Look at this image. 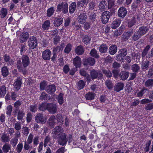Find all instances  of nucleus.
I'll return each instance as SVG.
<instances>
[{
	"label": "nucleus",
	"instance_id": "13",
	"mask_svg": "<svg viewBox=\"0 0 153 153\" xmlns=\"http://www.w3.org/2000/svg\"><path fill=\"white\" fill-rule=\"evenodd\" d=\"M87 19V16L85 12H81L78 16L77 20L80 24H82L85 23Z\"/></svg>",
	"mask_w": 153,
	"mask_h": 153
},
{
	"label": "nucleus",
	"instance_id": "45",
	"mask_svg": "<svg viewBox=\"0 0 153 153\" xmlns=\"http://www.w3.org/2000/svg\"><path fill=\"white\" fill-rule=\"evenodd\" d=\"M20 53L21 55H22L27 50V46L25 43L20 44Z\"/></svg>",
	"mask_w": 153,
	"mask_h": 153
},
{
	"label": "nucleus",
	"instance_id": "42",
	"mask_svg": "<svg viewBox=\"0 0 153 153\" xmlns=\"http://www.w3.org/2000/svg\"><path fill=\"white\" fill-rule=\"evenodd\" d=\"M6 93V88L5 85L0 86V97H4Z\"/></svg>",
	"mask_w": 153,
	"mask_h": 153
},
{
	"label": "nucleus",
	"instance_id": "9",
	"mask_svg": "<svg viewBox=\"0 0 153 153\" xmlns=\"http://www.w3.org/2000/svg\"><path fill=\"white\" fill-rule=\"evenodd\" d=\"M16 66L19 72L22 73L24 75L26 74L27 70L26 68L23 66L20 59H19L16 61Z\"/></svg>",
	"mask_w": 153,
	"mask_h": 153
},
{
	"label": "nucleus",
	"instance_id": "24",
	"mask_svg": "<svg viewBox=\"0 0 153 153\" xmlns=\"http://www.w3.org/2000/svg\"><path fill=\"white\" fill-rule=\"evenodd\" d=\"M124 86V84L121 82H117L114 86V90L117 92H119L122 90Z\"/></svg>",
	"mask_w": 153,
	"mask_h": 153
},
{
	"label": "nucleus",
	"instance_id": "30",
	"mask_svg": "<svg viewBox=\"0 0 153 153\" xmlns=\"http://www.w3.org/2000/svg\"><path fill=\"white\" fill-rule=\"evenodd\" d=\"M56 117L54 116H51L49 118L48 123V125L52 128H54L55 122Z\"/></svg>",
	"mask_w": 153,
	"mask_h": 153
},
{
	"label": "nucleus",
	"instance_id": "35",
	"mask_svg": "<svg viewBox=\"0 0 153 153\" xmlns=\"http://www.w3.org/2000/svg\"><path fill=\"white\" fill-rule=\"evenodd\" d=\"M136 23V18L135 17H133L132 18L127 21L128 26L129 27H131L134 26Z\"/></svg>",
	"mask_w": 153,
	"mask_h": 153
},
{
	"label": "nucleus",
	"instance_id": "57",
	"mask_svg": "<svg viewBox=\"0 0 153 153\" xmlns=\"http://www.w3.org/2000/svg\"><path fill=\"white\" fill-rule=\"evenodd\" d=\"M141 37V36L139 33L138 31L135 32L132 36V40L134 41H136L138 40L139 38Z\"/></svg>",
	"mask_w": 153,
	"mask_h": 153
},
{
	"label": "nucleus",
	"instance_id": "63",
	"mask_svg": "<svg viewBox=\"0 0 153 153\" xmlns=\"http://www.w3.org/2000/svg\"><path fill=\"white\" fill-rule=\"evenodd\" d=\"M23 147V144L22 143H19L17 145L16 150L18 153H20L22 151Z\"/></svg>",
	"mask_w": 153,
	"mask_h": 153
},
{
	"label": "nucleus",
	"instance_id": "14",
	"mask_svg": "<svg viewBox=\"0 0 153 153\" xmlns=\"http://www.w3.org/2000/svg\"><path fill=\"white\" fill-rule=\"evenodd\" d=\"M51 52L49 49H46L42 53V56L44 60H49L51 59Z\"/></svg>",
	"mask_w": 153,
	"mask_h": 153
},
{
	"label": "nucleus",
	"instance_id": "37",
	"mask_svg": "<svg viewBox=\"0 0 153 153\" xmlns=\"http://www.w3.org/2000/svg\"><path fill=\"white\" fill-rule=\"evenodd\" d=\"M55 11L54 7L53 6L51 7L47 10V16L49 17H51L54 14Z\"/></svg>",
	"mask_w": 153,
	"mask_h": 153
},
{
	"label": "nucleus",
	"instance_id": "25",
	"mask_svg": "<svg viewBox=\"0 0 153 153\" xmlns=\"http://www.w3.org/2000/svg\"><path fill=\"white\" fill-rule=\"evenodd\" d=\"M39 100H50L51 99V96L49 94H46L45 92H42L40 95L39 98Z\"/></svg>",
	"mask_w": 153,
	"mask_h": 153
},
{
	"label": "nucleus",
	"instance_id": "47",
	"mask_svg": "<svg viewBox=\"0 0 153 153\" xmlns=\"http://www.w3.org/2000/svg\"><path fill=\"white\" fill-rule=\"evenodd\" d=\"M142 0H134V2L132 3L131 7L133 8L136 9L140 6V3Z\"/></svg>",
	"mask_w": 153,
	"mask_h": 153
},
{
	"label": "nucleus",
	"instance_id": "60",
	"mask_svg": "<svg viewBox=\"0 0 153 153\" xmlns=\"http://www.w3.org/2000/svg\"><path fill=\"white\" fill-rule=\"evenodd\" d=\"M145 86L146 87L153 86V79H149L147 80L145 83Z\"/></svg>",
	"mask_w": 153,
	"mask_h": 153
},
{
	"label": "nucleus",
	"instance_id": "18",
	"mask_svg": "<svg viewBox=\"0 0 153 153\" xmlns=\"http://www.w3.org/2000/svg\"><path fill=\"white\" fill-rule=\"evenodd\" d=\"M127 13L126 9L124 7H120L118 11V16L122 18H124L126 15Z\"/></svg>",
	"mask_w": 153,
	"mask_h": 153
},
{
	"label": "nucleus",
	"instance_id": "46",
	"mask_svg": "<svg viewBox=\"0 0 153 153\" xmlns=\"http://www.w3.org/2000/svg\"><path fill=\"white\" fill-rule=\"evenodd\" d=\"M25 115V113L23 110L18 111L17 119L19 120H22Z\"/></svg>",
	"mask_w": 153,
	"mask_h": 153
},
{
	"label": "nucleus",
	"instance_id": "1",
	"mask_svg": "<svg viewBox=\"0 0 153 153\" xmlns=\"http://www.w3.org/2000/svg\"><path fill=\"white\" fill-rule=\"evenodd\" d=\"M53 136L55 138L58 140V144L62 146H65L68 141L69 143H71L73 140L72 135L69 134L67 135L60 126H57L54 129Z\"/></svg>",
	"mask_w": 153,
	"mask_h": 153
},
{
	"label": "nucleus",
	"instance_id": "3",
	"mask_svg": "<svg viewBox=\"0 0 153 153\" xmlns=\"http://www.w3.org/2000/svg\"><path fill=\"white\" fill-rule=\"evenodd\" d=\"M56 12H62L63 14H66L68 13V4L67 3L62 2L59 4L57 6Z\"/></svg>",
	"mask_w": 153,
	"mask_h": 153
},
{
	"label": "nucleus",
	"instance_id": "59",
	"mask_svg": "<svg viewBox=\"0 0 153 153\" xmlns=\"http://www.w3.org/2000/svg\"><path fill=\"white\" fill-rule=\"evenodd\" d=\"M18 141L17 137H15L13 138L10 141V143L12 144L13 148H14L16 145Z\"/></svg>",
	"mask_w": 153,
	"mask_h": 153
},
{
	"label": "nucleus",
	"instance_id": "12",
	"mask_svg": "<svg viewBox=\"0 0 153 153\" xmlns=\"http://www.w3.org/2000/svg\"><path fill=\"white\" fill-rule=\"evenodd\" d=\"M22 62L24 68H26L30 64L29 57L26 55H23L21 57Z\"/></svg>",
	"mask_w": 153,
	"mask_h": 153
},
{
	"label": "nucleus",
	"instance_id": "7",
	"mask_svg": "<svg viewBox=\"0 0 153 153\" xmlns=\"http://www.w3.org/2000/svg\"><path fill=\"white\" fill-rule=\"evenodd\" d=\"M111 13L108 11H105L101 15V21L103 24H106L108 21Z\"/></svg>",
	"mask_w": 153,
	"mask_h": 153
},
{
	"label": "nucleus",
	"instance_id": "10",
	"mask_svg": "<svg viewBox=\"0 0 153 153\" xmlns=\"http://www.w3.org/2000/svg\"><path fill=\"white\" fill-rule=\"evenodd\" d=\"M83 62L84 66H93L95 63V60L94 58L92 57H88L87 58H84Z\"/></svg>",
	"mask_w": 153,
	"mask_h": 153
},
{
	"label": "nucleus",
	"instance_id": "21",
	"mask_svg": "<svg viewBox=\"0 0 153 153\" xmlns=\"http://www.w3.org/2000/svg\"><path fill=\"white\" fill-rule=\"evenodd\" d=\"M63 18L60 16H58L55 18L53 24L55 26L58 27L60 26L62 23Z\"/></svg>",
	"mask_w": 153,
	"mask_h": 153
},
{
	"label": "nucleus",
	"instance_id": "51",
	"mask_svg": "<svg viewBox=\"0 0 153 153\" xmlns=\"http://www.w3.org/2000/svg\"><path fill=\"white\" fill-rule=\"evenodd\" d=\"M91 40L90 37L87 35H85L82 38V42L86 45L89 43Z\"/></svg>",
	"mask_w": 153,
	"mask_h": 153
},
{
	"label": "nucleus",
	"instance_id": "6",
	"mask_svg": "<svg viewBox=\"0 0 153 153\" xmlns=\"http://www.w3.org/2000/svg\"><path fill=\"white\" fill-rule=\"evenodd\" d=\"M22 78L21 76H19L17 77L14 80L13 85L14 89L16 91H19L22 86Z\"/></svg>",
	"mask_w": 153,
	"mask_h": 153
},
{
	"label": "nucleus",
	"instance_id": "20",
	"mask_svg": "<svg viewBox=\"0 0 153 153\" xmlns=\"http://www.w3.org/2000/svg\"><path fill=\"white\" fill-rule=\"evenodd\" d=\"M73 63L76 68H79L81 66V59L79 56H76L73 60Z\"/></svg>",
	"mask_w": 153,
	"mask_h": 153
},
{
	"label": "nucleus",
	"instance_id": "23",
	"mask_svg": "<svg viewBox=\"0 0 153 153\" xmlns=\"http://www.w3.org/2000/svg\"><path fill=\"white\" fill-rule=\"evenodd\" d=\"M107 2L104 0L101 1L99 4V8L101 11H105L107 8Z\"/></svg>",
	"mask_w": 153,
	"mask_h": 153
},
{
	"label": "nucleus",
	"instance_id": "43",
	"mask_svg": "<svg viewBox=\"0 0 153 153\" xmlns=\"http://www.w3.org/2000/svg\"><path fill=\"white\" fill-rule=\"evenodd\" d=\"M150 48V46L149 45H147L143 50L141 53V56L143 58H144L147 55L148 52Z\"/></svg>",
	"mask_w": 153,
	"mask_h": 153
},
{
	"label": "nucleus",
	"instance_id": "33",
	"mask_svg": "<svg viewBox=\"0 0 153 153\" xmlns=\"http://www.w3.org/2000/svg\"><path fill=\"white\" fill-rule=\"evenodd\" d=\"M1 74L3 77H7L9 74V71L7 66H4L1 68Z\"/></svg>",
	"mask_w": 153,
	"mask_h": 153
},
{
	"label": "nucleus",
	"instance_id": "16",
	"mask_svg": "<svg viewBox=\"0 0 153 153\" xmlns=\"http://www.w3.org/2000/svg\"><path fill=\"white\" fill-rule=\"evenodd\" d=\"M29 33L26 32H22L20 35L19 38V41L21 43L26 42L29 38Z\"/></svg>",
	"mask_w": 153,
	"mask_h": 153
},
{
	"label": "nucleus",
	"instance_id": "58",
	"mask_svg": "<svg viewBox=\"0 0 153 153\" xmlns=\"http://www.w3.org/2000/svg\"><path fill=\"white\" fill-rule=\"evenodd\" d=\"M12 109L13 107L11 105H10L7 107L6 114L7 116L9 117L10 116L12 113Z\"/></svg>",
	"mask_w": 153,
	"mask_h": 153
},
{
	"label": "nucleus",
	"instance_id": "2",
	"mask_svg": "<svg viewBox=\"0 0 153 153\" xmlns=\"http://www.w3.org/2000/svg\"><path fill=\"white\" fill-rule=\"evenodd\" d=\"M64 43L61 44L60 45L57 46L53 48L52 51L53 56L51 58V61L55 62L56 60L57 53L62 50L63 48Z\"/></svg>",
	"mask_w": 153,
	"mask_h": 153
},
{
	"label": "nucleus",
	"instance_id": "17",
	"mask_svg": "<svg viewBox=\"0 0 153 153\" xmlns=\"http://www.w3.org/2000/svg\"><path fill=\"white\" fill-rule=\"evenodd\" d=\"M56 90V87L53 84L48 85L46 89V91L47 93L51 95L54 94Z\"/></svg>",
	"mask_w": 153,
	"mask_h": 153
},
{
	"label": "nucleus",
	"instance_id": "5",
	"mask_svg": "<svg viewBox=\"0 0 153 153\" xmlns=\"http://www.w3.org/2000/svg\"><path fill=\"white\" fill-rule=\"evenodd\" d=\"M29 47L30 49H33L36 48L37 46V40L34 36H30L29 38L28 42Z\"/></svg>",
	"mask_w": 153,
	"mask_h": 153
},
{
	"label": "nucleus",
	"instance_id": "55",
	"mask_svg": "<svg viewBox=\"0 0 153 153\" xmlns=\"http://www.w3.org/2000/svg\"><path fill=\"white\" fill-rule=\"evenodd\" d=\"M1 139L2 142L5 143L8 142L10 140L9 136L5 134L1 135Z\"/></svg>",
	"mask_w": 153,
	"mask_h": 153
},
{
	"label": "nucleus",
	"instance_id": "40",
	"mask_svg": "<svg viewBox=\"0 0 153 153\" xmlns=\"http://www.w3.org/2000/svg\"><path fill=\"white\" fill-rule=\"evenodd\" d=\"M149 61L146 60L142 62L141 67L143 70H147L148 69L149 65Z\"/></svg>",
	"mask_w": 153,
	"mask_h": 153
},
{
	"label": "nucleus",
	"instance_id": "34",
	"mask_svg": "<svg viewBox=\"0 0 153 153\" xmlns=\"http://www.w3.org/2000/svg\"><path fill=\"white\" fill-rule=\"evenodd\" d=\"M95 96L94 93L89 92L86 94L85 97L87 100H91L94 99Z\"/></svg>",
	"mask_w": 153,
	"mask_h": 153
},
{
	"label": "nucleus",
	"instance_id": "38",
	"mask_svg": "<svg viewBox=\"0 0 153 153\" xmlns=\"http://www.w3.org/2000/svg\"><path fill=\"white\" fill-rule=\"evenodd\" d=\"M90 54L91 56L96 59H99L100 58V55L99 53H97V50L93 49H91L90 52Z\"/></svg>",
	"mask_w": 153,
	"mask_h": 153
},
{
	"label": "nucleus",
	"instance_id": "39",
	"mask_svg": "<svg viewBox=\"0 0 153 153\" xmlns=\"http://www.w3.org/2000/svg\"><path fill=\"white\" fill-rule=\"evenodd\" d=\"M50 22L49 20L45 21L42 25V27L45 30H48L50 27Z\"/></svg>",
	"mask_w": 153,
	"mask_h": 153
},
{
	"label": "nucleus",
	"instance_id": "15",
	"mask_svg": "<svg viewBox=\"0 0 153 153\" xmlns=\"http://www.w3.org/2000/svg\"><path fill=\"white\" fill-rule=\"evenodd\" d=\"M129 72L126 70L121 71L119 77L120 79L123 81L126 80L129 76Z\"/></svg>",
	"mask_w": 153,
	"mask_h": 153
},
{
	"label": "nucleus",
	"instance_id": "22",
	"mask_svg": "<svg viewBox=\"0 0 153 153\" xmlns=\"http://www.w3.org/2000/svg\"><path fill=\"white\" fill-rule=\"evenodd\" d=\"M79 73L81 76L85 77V79L87 80L88 82H89L91 81V76L85 71L83 69L79 71Z\"/></svg>",
	"mask_w": 153,
	"mask_h": 153
},
{
	"label": "nucleus",
	"instance_id": "49",
	"mask_svg": "<svg viewBox=\"0 0 153 153\" xmlns=\"http://www.w3.org/2000/svg\"><path fill=\"white\" fill-rule=\"evenodd\" d=\"M108 47L106 45L102 44L99 48V51L102 53H106L108 50Z\"/></svg>",
	"mask_w": 153,
	"mask_h": 153
},
{
	"label": "nucleus",
	"instance_id": "31",
	"mask_svg": "<svg viewBox=\"0 0 153 153\" xmlns=\"http://www.w3.org/2000/svg\"><path fill=\"white\" fill-rule=\"evenodd\" d=\"M84 50L82 45H79L77 46L75 50L76 53L78 55H82L84 53Z\"/></svg>",
	"mask_w": 153,
	"mask_h": 153
},
{
	"label": "nucleus",
	"instance_id": "52",
	"mask_svg": "<svg viewBox=\"0 0 153 153\" xmlns=\"http://www.w3.org/2000/svg\"><path fill=\"white\" fill-rule=\"evenodd\" d=\"M72 46L70 43H68L66 46L64 52L65 53L68 54L71 51Z\"/></svg>",
	"mask_w": 153,
	"mask_h": 153
},
{
	"label": "nucleus",
	"instance_id": "11",
	"mask_svg": "<svg viewBox=\"0 0 153 153\" xmlns=\"http://www.w3.org/2000/svg\"><path fill=\"white\" fill-rule=\"evenodd\" d=\"M47 110L51 113L54 114L57 111V106L52 103H47Z\"/></svg>",
	"mask_w": 153,
	"mask_h": 153
},
{
	"label": "nucleus",
	"instance_id": "62",
	"mask_svg": "<svg viewBox=\"0 0 153 153\" xmlns=\"http://www.w3.org/2000/svg\"><path fill=\"white\" fill-rule=\"evenodd\" d=\"M86 2V0H79L77 2V6L79 7H82Z\"/></svg>",
	"mask_w": 153,
	"mask_h": 153
},
{
	"label": "nucleus",
	"instance_id": "27",
	"mask_svg": "<svg viewBox=\"0 0 153 153\" xmlns=\"http://www.w3.org/2000/svg\"><path fill=\"white\" fill-rule=\"evenodd\" d=\"M149 28L147 27L143 26L140 27L138 31L142 36L146 34Z\"/></svg>",
	"mask_w": 153,
	"mask_h": 153
},
{
	"label": "nucleus",
	"instance_id": "19",
	"mask_svg": "<svg viewBox=\"0 0 153 153\" xmlns=\"http://www.w3.org/2000/svg\"><path fill=\"white\" fill-rule=\"evenodd\" d=\"M35 120L38 123H43L46 121V120L42 114L38 113L35 117Z\"/></svg>",
	"mask_w": 153,
	"mask_h": 153
},
{
	"label": "nucleus",
	"instance_id": "41",
	"mask_svg": "<svg viewBox=\"0 0 153 153\" xmlns=\"http://www.w3.org/2000/svg\"><path fill=\"white\" fill-rule=\"evenodd\" d=\"M113 76L115 79L118 78L120 74V70L117 69H113L111 71Z\"/></svg>",
	"mask_w": 153,
	"mask_h": 153
},
{
	"label": "nucleus",
	"instance_id": "28",
	"mask_svg": "<svg viewBox=\"0 0 153 153\" xmlns=\"http://www.w3.org/2000/svg\"><path fill=\"white\" fill-rule=\"evenodd\" d=\"M120 20L118 19H116L111 24V28L114 29H116L120 25Z\"/></svg>",
	"mask_w": 153,
	"mask_h": 153
},
{
	"label": "nucleus",
	"instance_id": "32",
	"mask_svg": "<svg viewBox=\"0 0 153 153\" xmlns=\"http://www.w3.org/2000/svg\"><path fill=\"white\" fill-rule=\"evenodd\" d=\"M117 48L116 45H112L110 47L108 52L111 55H113L117 52Z\"/></svg>",
	"mask_w": 153,
	"mask_h": 153
},
{
	"label": "nucleus",
	"instance_id": "8",
	"mask_svg": "<svg viewBox=\"0 0 153 153\" xmlns=\"http://www.w3.org/2000/svg\"><path fill=\"white\" fill-rule=\"evenodd\" d=\"M135 31V29L133 28H130L128 29L127 31L124 32L123 34L122 38L123 41H127L130 37L132 35Z\"/></svg>",
	"mask_w": 153,
	"mask_h": 153
},
{
	"label": "nucleus",
	"instance_id": "4",
	"mask_svg": "<svg viewBox=\"0 0 153 153\" xmlns=\"http://www.w3.org/2000/svg\"><path fill=\"white\" fill-rule=\"evenodd\" d=\"M90 74L92 80L96 79H101L102 78L103 74L100 70L93 69L90 71Z\"/></svg>",
	"mask_w": 153,
	"mask_h": 153
},
{
	"label": "nucleus",
	"instance_id": "53",
	"mask_svg": "<svg viewBox=\"0 0 153 153\" xmlns=\"http://www.w3.org/2000/svg\"><path fill=\"white\" fill-rule=\"evenodd\" d=\"M58 102L61 105L63 103V94L62 93H60L57 97Z\"/></svg>",
	"mask_w": 153,
	"mask_h": 153
},
{
	"label": "nucleus",
	"instance_id": "36",
	"mask_svg": "<svg viewBox=\"0 0 153 153\" xmlns=\"http://www.w3.org/2000/svg\"><path fill=\"white\" fill-rule=\"evenodd\" d=\"M30 144L26 142V141H25L24 143V145L23 146V150L24 151H27L29 152L30 150L32 148V146L30 145Z\"/></svg>",
	"mask_w": 153,
	"mask_h": 153
},
{
	"label": "nucleus",
	"instance_id": "50",
	"mask_svg": "<svg viewBox=\"0 0 153 153\" xmlns=\"http://www.w3.org/2000/svg\"><path fill=\"white\" fill-rule=\"evenodd\" d=\"M131 68L132 71L136 73H137L140 69V67L136 64L132 65Z\"/></svg>",
	"mask_w": 153,
	"mask_h": 153
},
{
	"label": "nucleus",
	"instance_id": "56",
	"mask_svg": "<svg viewBox=\"0 0 153 153\" xmlns=\"http://www.w3.org/2000/svg\"><path fill=\"white\" fill-rule=\"evenodd\" d=\"M29 110L30 111L33 113H35L37 110V105L36 104L31 105L30 106Z\"/></svg>",
	"mask_w": 153,
	"mask_h": 153
},
{
	"label": "nucleus",
	"instance_id": "64",
	"mask_svg": "<svg viewBox=\"0 0 153 153\" xmlns=\"http://www.w3.org/2000/svg\"><path fill=\"white\" fill-rule=\"evenodd\" d=\"M1 18L5 17L7 14V10L6 8H3L1 10Z\"/></svg>",
	"mask_w": 153,
	"mask_h": 153
},
{
	"label": "nucleus",
	"instance_id": "61",
	"mask_svg": "<svg viewBox=\"0 0 153 153\" xmlns=\"http://www.w3.org/2000/svg\"><path fill=\"white\" fill-rule=\"evenodd\" d=\"M85 83L83 80L79 81L78 83V87L80 90L82 89L84 87Z\"/></svg>",
	"mask_w": 153,
	"mask_h": 153
},
{
	"label": "nucleus",
	"instance_id": "26",
	"mask_svg": "<svg viewBox=\"0 0 153 153\" xmlns=\"http://www.w3.org/2000/svg\"><path fill=\"white\" fill-rule=\"evenodd\" d=\"M120 54L118 55L117 59H120V60L123 59V58L122 56L124 57L126 56L127 53V50L126 48H123L120 51Z\"/></svg>",
	"mask_w": 153,
	"mask_h": 153
},
{
	"label": "nucleus",
	"instance_id": "54",
	"mask_svg": "<svg viewBox=\"0 0 153 153\" xmlns=\"http://www.w3.org/2000/svg\"><path fill=\"white\" fill-rule=\"evenodd\" d=\"M39 109L40 111H44L45 110H47V103L45 102H43L40 105Z\"/></svg>",
	"mask_w": 153,
	"mask_h": 153
},
{
	"label": "nucleus",
	"instance_id": "48",
	"mask_svg": "<svg viewBox=\"0 0 153 153\" xmlns=\"http://www.w3.org/2000/svg\"><path fill=\"white\" fill-rule=\"evenodd\" d=\"M2 149L4 153H7L11 150V146L8 144L5 143L3 146Z\"/></svg>",
	"mask_w": 153,
	"mask_h": 153
},
{
	"label": "nucleus",
	"instance_id": "29",
	"mask_svg": "<svg viewBox=\"0 0 153 153\" xmlns=\"http://www.w3.org/2000/svg\"><path fill=\"white\" fill-rule=\"evenodd\" d=\"M76 6L75 2H73L70 4L69 10V12L70 14H72L75 11Z\"/></svg>",
	"mask_w": 153,
	"mask_h": 153
},
{
	"label": "nucleus",
	"instance_id": "44",
	"mask_svg": "<svg viewBox=\"0 0 153 153\" xmlns=\"http://www.w3.org/2000/svg\"><path fill=\"white\" fill-rule=\"evenodd\" d=\"M103 74L108 78H111L112 76V72L109 70L104 69L102 70Z\"/></svg>",
	"mask_w": 153,
	"mask_h": 153
}]
</instances>
